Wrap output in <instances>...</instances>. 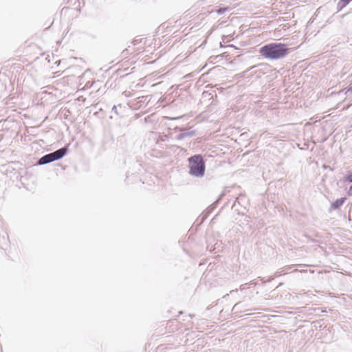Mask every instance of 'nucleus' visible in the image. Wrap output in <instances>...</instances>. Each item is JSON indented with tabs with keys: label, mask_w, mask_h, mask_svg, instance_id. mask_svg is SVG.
I'll list each match as a JSON object with an SVG mask.
<instances>
[{
	"label": "nucleus",
	"mask_w": 352,
	"mask_h": 352,
	"mask_svg": "<svg viewBox=\"0 0 352 352\" xmlns=\"http://www.w3.org/2000/svg\"><path fill=\"white\" fill-rule=\"evenodd\" d=\"M289 52L286 44L272 43L262 47L259 50L260 54L268 59H280L285 56Z\"/></svg>",
	"instance_id": "f257e3e1"
},
{
	"label": "nucleus",
	"mask_w": 352,
	"mask_h": 352,
	"mask_svg": "<svg viewBox=\"0 0 352 352\" xmlns=\"http://www.w3.org/2000/svg\"><path fill=\"white\" fill-rule=\"evenodd\" d=\"M189 170L192 175L202 177L205 173V162L200 155H195L189 158Z\"/></svg>",
	"instance_id": "f03ea898"
},
{
	"label": "nucleus",
	"mask_w": 352,
	"mask_h": 352,
	"mask_svg": "<svg viewBox=\"0 0 352 352\" xmlns=\"http://www.w3.org/2000/svg\"><path fill=\"white\" fill-rule=\"evenodd\" d=\"M66 148H62L60 149L57 150L56 151L50 153L51 156L52 161L57 160L62 157H63L66 153Z\"/></svg>",
	"instance_id": "7ed1b4c3"
},
{
	"label": "nucleus",
	"mask_w": 352,
	"mask_h": 352,
	"mask_svg": "<svg viewBox=\"0 0 352 352\" xmlns=\"http://www.w3.org/2000/svg\"><path fill=\"white\" fill-rule=\"evenodd\" d=\"M345 200V197L336 199L331 204V208L333 210L338 209L344 203Z\"/></svg>",
	"instance_id": "20e7f679"
},
{
	"label": "nucleus",
	"mask_w": 352,
	"mask_h": 352,
	"mask_svg": "<svg viewBox=\"0 0 352 352\" xmlns=\"http://www.w3.org/2000/svg\"><path fill=\"white\" fill-rule=\"evenodd\" d=\"M52 162L51 159L50 154H47L43 157H42L38 162L39 164H45Z\"/></svg>",
	"instance_id": "39448f33"
},
{
	"label": "nucleus",
	"mask_w": 352,
	"mask_h": 352,
	"mask_svg": "<svg viewBox=\"0 0 352 352\" xmlns=\"http://www.w3.org/2000/svg\"><path fill=\"white\" fill-rule=\"evenodd\" d=\"M344 181L348 182H352V172L349 173L344 177Z\"/></svg>",
	"instance_id": "423d86ee"
},
{
	"label": "nucleus",
	"mask_w": 352,
	"mask_h": 352,
	"mask_svg": "<svg viewBox=\"0 0 352 352\" xmlns=\"http://www.w3.org/2000/svg\"><path fill=\"white\" fill-rule=\"evenodd\" d=\"M351 0H341V1L343 3L344 6L349 3Z\"/></svg>",
	"instance_id": "0eeeda50"
},
{
	"label": "nucleus",
	"mask_w": 352,
	"mask_h": 352,
	"mask_svg": "<svg viewBox=\"0 0 352 352\" xmlns=\"http://www.w3.org/2000/svg\"><path fill=\"white\" fill-rule=\"evenodd\" d=\"M226 10H227V9H220V10H218V12H219V13H221V12H223L226 11Z\"/></svg>",
	"instance_id": "6e6552de"
},
{
	"label": "nucleus",
	"mask_w": 352,
	"mask_h": 352,
	"mask_svg": "<svg viewBox=\"0 0 352 352\" xmlns=\"http://www.w3.org/2000/svg\"><path fill=\"white\" fill-rule=\"evenodd\" d=\"M351 91V92H352V87H350V88L348 89V91Z\"/></svg>",
	"instance_id": "1a4fd4ad"
},
{
	"label": "nucleus",
	"mask_w": 352,
	"mask_h": 352,
	"mask_svg": "<svg viewBox=\"0 0 352 352\" xmlns=\"http://www.w3.org/2000/svg\"><path fill=\"white\" fill-rule=\"evenodd\" d=\"M350 190L352 191V185L350 187Z\"/></svg>",
	"instance_id": "9d476101"
}]
</instances>
